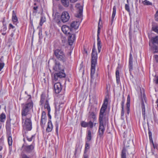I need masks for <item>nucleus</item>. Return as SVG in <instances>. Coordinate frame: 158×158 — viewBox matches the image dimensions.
Masks as SVG:
<instances>
[{"label": "nucleus", "instance_id": "f257e3e1", "mask_svg": "<svg viewBox=\"0 0 158 158\" xmlns=\"http://www.w3.org/2000/svg\"><path fill=\"white\" fill-rule=\"evenodd\" d=\"M98 55L94 45L93 46L91 54V77L93 78L95 73V66L97 64Z\"/></svg>", "mask_w": 158, "mask_h": 158}, {"label": "nucleus", "instance_id": "f03ea898", "mask_svg": "<svg viewBox=\"0 0 158 158\" xmlns=\"http://www.w3.org/2000/svg\"><path fill=\"white\" fill-rule=\"evenodd\" d=\"M29 97L26 103L22 104L21 115L22 117L26 116L29 114V111L33 107V102L31 100V96L29 95Z\"/></svg>", "mask_w": 158, "mask_h": 158}, {"label": "nucleus", "instance_id": "7ed1b4c3", "mask_svg": "<svg viewBox=\"0 0 158 158\" xmlns=\"http://www.w3.org/2000/svg\"><path fill=\"white\" fill-rule=\"evenodd\" d=\"M99 125L98 131V135L100 138L102 137L105 130L106 123L108 121V118L106 117H99Z\"/></svg>", "mask_w": 158, "mask_h": 158}, {"label": "nucleus", "instance_id": "20e7f679", "mask_svg": "<svg viewBox=\"0 0 158 158\" xmlns=\"http://www.w3.org/2000/svg\"><path fill=\"white\" fill-rule=\"evenodd\" d=\"M149 45L153 53L158 52V36H156L151 38Z\"/></svg>", "mask_w": 158, "mask_h": 158}, {"label": "nucleus", "instance_id": "39448f33", "mask_svg": "<svg viewBox=\"0 0 158 158\" xmlns=\"http://www.w3.org/2000/svg\"><path fill=\"white\" fill-rule=\"evenodd\" d=\"M53 51L55 56L58 60L63 62H65L67 58L62 50L56 49L54 50Z\"/></svg>", "mask_w": 158, "mask_h": 158}, {"label": "nucleus", "instance_id": "423d86ee", "mask_svg": "<svg viewBox=\"0 0 158 158\" xmlns=\"http://www.w3.org/2000/svg\"><path fill=\"white\" fill-rule=\"evenodd\" d=\"M23 128L27 131H30L32 129V122L30 118H26L23 124Z\"/></svg>", "mask_w": 158, "mask_h": 158}, {"label": "nucleus", "instance_id": "0eeeda50", "mask_svg": "<svg viewBox=\"0 0 158 158\" xmlns=\"http://www.w3.org/2000/svg\"><path fill=\"white\" fill-rule=\"evenodd\" d=\"M108 102V99L106 98L104 100V102L100 109L99 116L105 117L104 116V114L107 108Z\"/></svg>", "mask_w": 158, "mask_h": 158}, {"label": "nucleus", "instance_id": "6e6552de", "mask_svg": "<svg viewBox=\"0 0 158 158\" xmlns=\"http://www.w3.org/2000/svg\"><path fill=\"white\" fill-rule=\"evenodd\" d=\"M22 148L23 149V152L30 153L31 152L34 150V144L33 143L29 145L23 144Z\"/></svg>", "mask_w": 158, "mask_h": 158}, {"label": "nucleus", "instance_id": "1a4fd4ad", "mask_svg": "<svg viewBox=\"0 0 158 158\" xmlns=\"http://www.w3.org/2000/svg\"><path fill=\"white\" fill-rule=\"evenodd\" d=\"M101 20V19H100L99 22L98 23V34H97V45H98V52H100L101 51V49L102 47V45L101 44V42L100 40L99 35L100 34V27L101 26V25H100V21Z\"/></svg>", "mask_w": 158, "mask_h": 158}, {"label": "nucleus", "instance_id": "9d476101", "mask_svg": "<svg viewBox=\"0 0 158 158\" xmlns=\"http://www.w3.org/2000/svg\"><path fill=\"white\" fill-rule=\"evenodd\" d=\"M142 94V92H141ZM141 96L142 95H141ZM146 96L144 94H143V96H141V108L142 110V113L143 117L144 119L145 118V105L144 103V100L146 102Z\"/></svg>", "mask_w": 158, "mask_h": 158}, {"label": "nucleus", "instance_id": "9b49d317", "mask_svg": "<svg viewBox=\"0 0 158 158\" xmlns=\"http://www.w3.org/2000/svg\"><path fill=\"white\" fill-rule=\"evenodd\" d=\"M61 21L64 23L67 22L70 19L68 13L67 11H63L61 15Z\"/></svg>", "mask_w": 158, "mask_h": 158}, {"label": "nucleus", "instance_id": "f8f14e48", "mask_svg": "<svg viewBox=\"0 0 158 158\" xmlns=\"http://www.w3.org/2000/svg\"><path fill=\"white\" fill-rule=\"evenodd\" d=\"M66 75L64 73L59 72L58 73H55L53 77V80L56 81L58 80V78H64L65 77Z\"/></svg>", "mask_w": 158, "mask_h": 158}, {"label": "nucleus", "instance_id": "ddd939ff", "mask_svg": "<svg viewBox=\"0 0 158 158\" xmlns=\"http://www.w3.org/2000/svg\"><path fill=\"white\" fill-rule=\"evenodd\" d=\"M53 69L54 70L56 71H59L64 73V69H62L61 65L59 62L56 61L55 65L54 66Z\"/></svg>", "mask_w": 158, "mask_h": 158}, {"label": "nucleus", "instance_id": "4468645a", "mask_svg": "<svg viewBox=\"0 0 158 158\" xmlns=\"http://www.w3.org/2000/svg\"><path fill=\"white\" fill-rule=\"evenodd\" d=\"M54 88L55 92L56 94H59L62 89L61 85L59 82L55 83L54 85Z\"/></svg>", "mask_w": 158, "mask_h": 158}, {"label": "nucleus", "instance_id": "2eb2a0df", "mask_svg": "<svg viewBox=\"0 0 158 158\" xmlns=\"http://www.w3.org/2000/svg\"><path fill=\"white\" fill-rule=\"evenodd\" d=\"M76 7L78 9V13L76 16L78 18L81 17L82 15L83 7L80 4L77 3L76 5Z\"/></svg>", "mask_w": 158, "mask_h": 158}, {"label": "nucleus", "instance_id": "dca6fc26", "mask_svg": "<svg viewBox=\"0 0 158 158\" xmlns=\"http://www.w3.org/2000/svg\"><path fill=\"white\" fill-rule=\"evenodd\" d=\"M61 29L63 32L65 34H70V32L72 31L71 28L66 25L62 26Z\"/></svg>", "mask_w": 158, "mask_h": 158}, {"label": "nucleus", "instance_id": "f3484780", "mask_svg": "<svg viewBox=\"0 0 158 158\" xmlns=\"http://www.w3.org/2000/svg\"><path fill=\"white\" fill-rule=\"evenodd\" d=\"M53 19L57 23V24L60 26L61 25V22L60 20V16L58 13H55V15L53 14Z\"/></svg>", "mask_w": 158, "mask_h": 158}, {"label": "nucleus", "instance_id": "a211bd4d", "mask_svg": "<svg viewBox=\"0 0 158 158\" xmlns=\"http://www.w3.org/2000/svg\"><path fill=\"white\" fill-rule=\"evenodd\" d=\"M75 34H69L68 37V42L69 45H72L75 39Z\"/></svg>", "mask_w": 158, "mask_h": 158}, {"label": "nucleus", "instance_id": "6ab92c4d", "mask_svg": "<svg viewBox=\"0 0 158 158\" xmlns=\"http://www.w3.org/2000/svg\"><path fill=\"white\" fill-rule=\"evenodd\" d=\"M133 57L132 54L130 53L129 55V68L130 74H131V71L133 69Z\"/></svg>", "mask_w": 158, "mask_h": 158}, {"label": "nucleus", "instance_id": "aec40b11", "mask_svg": "<svg viewBox=\"0 0 158 158\" xmlns=\"http://www.w3.org/2000/svg\"><path fill=\"white\" fill-rule=\"evenodd\" d=\"M53 128L52 125L51 120H48L47 127L46 128V131L49 132L52 131Z\"/></svg>", "mask_w": 158, "mask_h": 158}, {"label": "nucleus", "instance_id": "412c9836", "mask_svg": "<svg viewBox=\"0 0 158 158\" xmlns=\"http://www.w3.org/2000/svg\"><path fill=\"white\" fill-rule=\"evenodd\" d=\"M7 136L8 138V143L9 146H11L12 143V139L10 132L7 133Z\"/></svg>", "mask_w": 158, "mask_h": 158}, {"label": "nucleus", "instance_id": "4be33fe9", "mask_svg": "<svg viewBox=\"0 0 158 158\" xmlns=\"http://www.w3.org/2000/svg\"><path fill=\"white\" fill-rule=\"evenodd\" d=\"M79 26V22L77 21H73L70 24V27L71 29L74 28L75 29L78 28Z\"/></svg>", "mask_w": 158, "mask_h": 158}, {"label": "nucleus", "instance_id": "5701e85b", "mask_svg": "<svg viewBox=\"0 0 158 158\" xmlns=\"http://www.w3.org/2000/svg\"><path fill=\"white\" fill-rule=\"evenodd\" d=\"M130 98L129 95H128L127 97V102L126 103L127 113L129 114L130 112Z\"/></svg>", "mask_w": 158, "mask_h": 158}, {"label": "nucleus", "instance_id": "b1692460", "mask_svg": "<svg viewBox=\"0 0 158 158\" xmlns=\"http://www.w3.org/2000/svg\"><path fill=\"white\" fill-rule=\"evenodd\" d=\"M152 27V31L158 34V26L157 23H153Z\"/></svg>", "mask_w": 158, "mask_h": 158}, {"label": "nucleus", "instance_id": "393cba45", "mask_svg": "<svg viewBox=\"0 0 158 158\" xmlns=\"http://www.w3.org/2000/svg\"><path fill=\"white\" fill-rule=\"evenodd\" d=\"M12 20L14 23L18 21V18L16 15V13L14 10H13L12 11Z\"/></svg>", "mask_w": 158, "mask_h": 158}, {"label": "nucleus", "instance_id": "a878e982", "mask_svg": "<svg viewBox=\"0 0 158 158\" xmlns=\"http://www.w3.org/2000/svg\"><path fill=\"white\" fill-rule=\"evenodd\" d=\"M116 77V78L117 83L118 84L120 82V76L119 75V72L118 70H117L115 73Z\"/></svg>", "mask_w": 158, "mask_h": 158}, {"label": "nucleus", "instance_id": "bb28decb", "mask_svg": "<svg viewBox=\"0 0 158 158\" xmlns=\"http://www.w3.org/2000/svg\"><path fill=\"white\" fill-rule=\"evenodd\" d=\"M116 7L115 6H114L113 7V12L111 17V22L112 23L113 22L114 18L115 17V14H116Z\"/></svg>", "mask_w": 158, "mask_h": 158}, {"label": "nucleus", "instance_id": "cd10ccee", "mask_svg": "<svg viewBox=\"0 0 158 158\" xmlns=\"http://www.w3.org/2000/svg\"><path fill=\"white\" fill-rule=\"evenodd\" d=\"M44 108L47 109L48 112H50L51 109L48 102V100H46V101L44 105Z\"/></svg>", "mask_w": 158, "mask_h": 158}, {"label": "nucleus", "instance_id": "c85d7f7f", "mask_svg": "<svg viewBox=\"0 0 158 158\" xmlns=\"http://www.w3.org/2000/svg\"><path fill=\"white\" fill-rule=\"evenodd\" d=\"M86 138L87 140L88 141H90L92 138V135H91V131L89 130L88 131V134L87 135Z\"/></svg>", "mask_w": 158, "mask_h": 158}, {"label": "nucleus", "instance_id": "c756f323", "mask_svg": "<svg viewBox=\"0 0 158 158\" xmlns=\"http://www.w3.org/2000/svg\"><path fill=\"white\" fill-rule=\"evenodd\" d=\"M126 148H124L122 150L121 157V158H127L126 156Z\"/></svg>", "mask_w": 158, "mask_h": 158}, {"label": "nucleus", "instance_id": "7c9ffc66", "mask_svg": "<svg viewBox=\"0 0 158 158\" xmlns=\"http://www.w3.org/2000/svg\"><path fill=\"white\" fill-rule=\"evenodd\" d=\"M63 5L65 7H67L69 6V2L68 0H61Z\"/></svg>", "mask_w": 158, "mask_h": 158}, {"label": "nucleus", "instance_id": "2f4dec72", "mask_svg": "<svg viewBox=\"0 0 158 158\" xmlns=\"http://www.w3.org/2000/svg\"><path fill=\"white\" fill-rule=\"evenodd\" d=\"M3 58V57L2 56L1 58L0 59V71H1L5 65V64L2 60Z\"/></svg>", "mask_w": 158, "mask_h": 158}, {"label": "nucleus", "instance_id": "473e14b6", "mask_svg": "<svg viewBox=\"0 0 158 158\" xmlns=\"http://www.w3.org/2000/svg\"><path fill=\"white\" fill-rule=\"evenodd\" d=\"M6 117L5 114H1L0 115V121L1 122L3 123L6 118Z\"/></svg>", "mask_w": 158, "mask_h": 158}, {"label": "nucleus", "instance_id": "72a5a7b5", "mask_svg": "<svg viewBox=\"0 0 158 158\" xmlns=\"http://www.w3.org/2000/svg\"><path fill=\"white\" fill-rule=\"evenodd\" d=\"M21 158H32L31 156L27 155L24 153H21Z\"/></svg>", "mask_w": 158, "mask_h": 158}, {"label": "nucleus", "instance_id": "f704fd0d", "mask_svg": "<svg viewBox=\"0 0 158 158\" xmlns=\"http://www.w3.org/2000/svg\"><path fill=\"white\" fill-rule=\"evenodd\" d=\"M143 4L145 5L149 6L152 5V2L148 1L147 0H145L144 1L142 2Z\"/></svg>", "mask_w": 158, "mask_h": 158}, {"label": "nucleus", "instance_id": "c9c22d12", "mask_svg": "<svg viewBox=\"0 0 158 158\" xmlns=\"http://www.w3.org/2000/svg\"><path fill=\"white\" fill-rule=\"evenodd\" d=\"M45 99V96L44 95L42 94L41 96V99L40 101V103H41L40 105H42L44 103V100Z\"/></svg>", "mask_w": 158, "mask_h": 158}, {"label": "nucleus", "instance_id": "e433bc0d", "mask_svg": "<svg viewBox=\"0 0 158 158\" xmlns=\"http://www.w3.org/2000/svg\"><path fill=\"white\" fill-rule=\"evenodd\" d=\"M90 117L92 118L94 121L96 119V115L95 114H94V113L93 112H90Z\"/></svg>", "mask_w": 158, "mask_h": 158}, {"label": "nucleus", "instance_id": "4c0bfd02", "mask_svg": "<svg viewBox=\"0 0 158 158\" xmlns=\"http://www.w3.org/2000/svg\"><path fill=\"white\" fill-rule=\"evenodd\" d=\"M46 122V119H41L40 125L41 127L44 129V125Z\"/></svg>", "mask_w": 158, "mask_h": 158}, {"label": "nucleus", "instance_id": "58836bf2", "mask_svg": "<svg viewBox=\"0 0 158 158\" xmlns=\"http://www.w3.org/2000/svg\"><path fill=\"white\" fill-rule=\"evenodd\" d=\"M81 126L84 127H88V122H86L84 121H82L81 123Z\"/></svg>", "mask_w": 158, "mask_h": 158}, {"label": "nucleus", "instance_id": "ea45409f", "mask_svg": "<svg viewBox=\"0 0 158 158\" xmlns=\"http://www.w3.org/2000/svg\"><path fill=\"white\" fill-rule=\"evenodd\" d=\"M94 123L91 121L88 122V127H89L90 128H92L93 127Z\"/></svg>", "mask_w": 158, "mask_h": 158}, {"label": "nucleus", "instance_id": "a19ab883", "mask_svg": "<svg viewBox=\"0 0 158 158\" xmlns=\"http://www.w3.org/2000/svg\"><path fill=\"white\" fill-rule=\"evenodd\" d=\"M46 113L45 111H43L42 112L41 114V119H46Z\"/></svg>", "mask_w": 158, "mask_h": 158}, {"label": "nucleus", "instance_id": "79ce46f5", "mask_svg": "<svg viewBox=\"0 0 158 158\" xmlns=\"http://www.w3.org/2000/svg\"><path fill=\"white\" fill-rule=\"evenodd\" d=\"M45 21V18L43 17H41L40 19V25L42 26L43 25V23Z\"/></svg>", "mask_w": 158, "mask_h": 158}, {"label": "nucleus", "instance_id": "37998d69", "mask_svg": "<svg viewBox=\"0 0 158 158\" xmlns=\"http://www.w3.org/2000/svg\"><path fill=\"white\" fill-rule=\"evenodd\" d=\"M125 9L128 12H130L129 6L128 4H126L125 5Z\"/></svg>", "mask_w": 158, "mask_h": 158}, {"label": "nucleus", "instance_id": "c03bdc74", "mask_svg": "<svg viewBox=\"0 0 158 158\" xmlns=\"http://www.w3.org/2000/svg\"><path fill=\"white\" fill-rule=\"evenodd\" d=\"M7 30V27L6 25H3L2 27V29L0 31L1 32H5Z\"/></svg>", "mask_w": 158, "mask_h": 158}, {"label": "nucleus", "instance_id": "a18cd8bd", "mask_svg": "<svg viewBox=\"0 0 158 158\" xmlns=\"http://www.w3.org/2000/svg\"><path fill=\"white\" fill-rule=\"evenodd\" d=\"M153 58L154 61L157 63H158V55H155L153 56Z\"/></svg>", "mask_w": 158, "mask_h": 158}, {"label": "nucleus", "instance_id": "49530a36", "mask_svg": "<svg viewBox=\"0 0 158 158\" xmlns=\"http://www.w3.org/2000/svg\"><path fill=\"white\" fill-rule=\"evenodd\" d=\"M10 120H7L6 121V127L9 128L10 126Z\"/></svg>", "mask_w": 158, "mask_h": 158}, {"label": "nucleus", "instance_id": "de8ad7c7", "mask_svg": "<svg viewBox=\"0 0 158 158\" xmlns=\"http://www.w3.org/2000/svg\"><path fill=\"white\" fill-rule=\"evenodd\" d=\"M148 134L149 136V139L150 140V142H152V132L150 131H149L148 132Z\"/></svg>", "mask_w": 158, "mask_h": 158}, {"label": "nucleus", "instance_id": "09e8293b", "mask_svg": "<svg viewBox=\"0 0 158 158\" xmlns=\"http://www.w3.org/2000/svg\"><path fill=\"white\" fill-rule=\"evenodd\" d=\"M155 20L157 21H158V10L156 12L155 15Z\"/></svg>", "mask_w": 158, "mask_h": 158}, {"label": "nucleus", "instance_id": "8fccbe9b", "mask_svg": "<svg viewBox=\"0 0 158 158\" xmlns=\"http://www.w3.org/2000/svg\"><path fill=\"white\" fill-rule=\"evenodd\" d=\"M38 7L37 6H34L33 7V13H36L37 12V9Z\"/></svg>", "mask_w": 158, "mask_h": 158}, {"label": "nucleus", "instance_id": "3c124183", "mask_svg": "<svg viewBox=\"0 0 158 158\" xmlns=\"http://www.w3.org/2000/svg\"><path fill=\"white\" fill-rule=\"evenodd\" d=\"M34 136V135H32L31 136V138H29L28 136H27L26 138H27V140L29 141L30 142L32 141Z\"/></svg>", "mask_w": 158, "mask_h": 158}, {"label": "nucleus", "instance_id": "603ef678", "mask_svg": "<svg viewBox=\"0 0 158 158\" xmlns=\"http://www.w3.org/2000/svg\"><path fill=\"white\" fill-rule=\"evenodd\" d=\"M150 143H152V145L153 146V148L154 149L157 148V144H156L155 143H154L153 142V141L152 140V142H150Z\"/></svg>", "mask_w": 158, "mask_h": 158}, {"label": "nucleus", "instance_id": "864d4df0", "mask_svg": "<svg viewBox=\"0 0 158 158\" xmlns=\"http://www.w3.org/2000/svg\"><path fill=\"white\" fill-rule=\"evenodd\" d=\"M125 101V99L123 98L122 100V101L121 103L122 108H124V106Z\"/></svg>", "mask_w": 158, "mask_h": 158}, {"label": "nucleus", "instance_id": "5fc2aeb1", "mask_svg": "<svg viewBox=\"0 0 158 158\" xmlns=\"http://www.w3.org/2000/svg\"><path fill=\"white\" fill-rule=\"evenodd\" d=\"M89 148V144L88 143H86L85 144V149L87 150Z\"/></svg>", "mask_w": 158, "mask_h": 158}, {"label": "nucleus", "instance_id": "6e6d98bb", "mask_svg": "<svg viewBox=\"0 0 158 158\" xmlns=\"http://www.w3.org/2000/svg\"><path fill=\"white\" fill-rule=\"evenodd\" d=\"M15 27L14 26L11 24L10 23L9 25V28L10 29L11 28H14Z\"/></svg>", "mask_w": 158, "mask_h": 158}, {"label": "nucleus", "instance_id": "4d7b16f0", "mask_svg": "<svg viewBox=\"0 0 158 158\" xmlns=\"http://www.w3.org/2000/svg\"><path fill=\"white\" fill-rule=\"evenodd\" d=\"M155 77H156V80H155L156 81V83L158 84V76H155Z\"/></svg>", "mask_w": 158, "mask_h": 158}, {"label": "nucleus", "instance_id": "13d9d810", "mask_svg": "<svg viewBox=\"0 0 158 158\" xmlns=\"http://www.w3.org/2000/svg\"><path fill=\"white\" fill-rule=\"evenodd\" d=\"M58 124H56V133L58 134Z\"/></svg>", "mask_w": 158, "mask_h": 158}, {"label": "nucleus", "instance_id": "bf43d9fd", "mask_svg": "<svg viewBox=\"0 0 158 158\" xmlns=\"http://www.w3.org/2000/svg\"><path fill=\"white\" fill-rule=\"evenodd\" d=\"M124 115V108H122L121 112V116H123Z\"/></svg>", "mask_w": 158, "mask_h": 158}, {"label": "nucleus", "instance_id": "052dcab7", "mask_svg": "<svg viewBox=\"0 0 158 158\" xmlns=\"http://www.w3.org/2000/svg\"><path fill=\"white\" fill-rule=\"evenodd\" d=\"M77 0H70V2L72 3H74L77 2Z\"/></svg>", "mask_w": 158, "mask_h": 158}, {"label": "nucleus", "instance_id": "680f3d73", "mask_svg": "<svg viewBox=\"0 0 158 158\" xmlns=\"http://www.w3.org/2000/svg\"><path fill=\"white\" fill-rule=\"evenodd\" d=\"M48 115L49 118L51 119V116L50 114V112H48Z\"/></svg>", "mask_w": 158, "mask_h": 158}, {"label": "nucleus", "instance_id": "e2e57ef3", "mask_svg": "<svg viewBox=\"0 0 158 158\" xmlns=\"http://www.w3.org/2000/svg\"><path fill=\"white\" fill-rule=\"evenodd\" d=\"M72 52L71 51H70L68 53V56H70L71 55Z\"/></svg>", "mask_w": 158, "mask_h": 158}, {"label": "nucleus", "instance_id": "0e129e2a", "mask_svg": "<svg viewBox=\"0 0 158 158\" xmlns=\"http://www.w3.org/2000/svg\"><path fill=\"white\" fill-rule=\"evenodd\" d=\"M2 32V34L3 35H5L6 34V32Z\"/></svg>", "mask_w": 158, "mask_h": 158}, {"label": "nucleus", "instance_id": "69168bd1", "mask_svg": "<svg viewBox=\"0 0 158 158\" xmlns=\"http://www.w3.org/2000/svg\"><path fill=\"white\" fill-rule=\"evenodd\" d=\"M10 36H11V37H13L14 36V33H12L10 35Z\"/></svg>", "mask_w": 158, "mask_h": 158}, {"label": "nucleus", "instance_id": "338daca9", "mask_svg": "<svg viewBox=\"0 0 158 158\" xmlns=\"http://www.w3.org/2000/svg\"><path fill=\"white\" fill-rule=\"evenodd\" d=\"M156 103H157V106L158 107V99L157 100L156 102Z\"/></svg>", "mask_w": 158, "mask_h": 158}, {"label": "nucleus", "instance_id": "774afa93", "mask_svg": "<svg viewBox=\"0 0 158 158\" xmlns=\"http://www.w3.org/2000/svg\"><path fill=\"white\" fill-rule=\"evenodd\" d=\"M84 158H88L87 156L86 155L84 156Z\"/></svg>", "mask_w": 158, "mask_h": 158}]
</instances>
